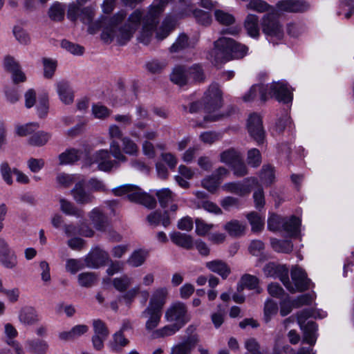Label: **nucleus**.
<instances>
[{"label":"nucleus","mask_w":354,"mask_h":354,"mask_svg":"<svg viewBox=\"0 0 354 354\" xmlns=\"http://www.w3.org/2000/svg\"><path fill=\"white\" fill-rule=\"evenodd\" d=\"M169 296L167 287H158L153 290L147 306L141 313L145 319V328L153 339L163 338L175 334L180 327L177 325H166L158 328L161 322L163 308Z\"/></svg>","instance_id":"1"},{"label":"nucleus","mask_w":354,"mask_h":354,"mask_svg":"<svg viewBox=\"0 0 354 354\" xmlns=\"http://www.w3.org/2000/svg\"><path fill=\"white\" fill-rule=\"evenodd\" d=\"M126 17L124 11H120L111 19H104L100 24L97 23L93 26H89L88 32L94 34L100 26H104L102 33V39L106 43H110L115 40L119 44L123 45L128 42L132 37L138 24L142 18V14L139 10L134 11L129 17L127 23L122 25V21Z\"/></svg>","instance_id":"2"},{"label":"nucleus","mask_w":354,"mask_h":354,"mask_svg":"<svg viewBox=\"0 0 354 354\" xmlns=\"http://www.w3.org/2000/svg\"><path fill=\"white\" fill-rule=\"evenodd\" d=\"M263 273L267 277H278L284 286L292 293L306 290L309 286V279L305 271L297 266L291 270L292 282L288 277V269L284 265L268 263L263 268Z\"/></svg>","instance_id":"3"},{"label":"nucleus","mask_w":354,"mask_h":354,"mask_svg":"<svg viewBox=\"0 0 354 354\" xmlns=\"http://www.w3.org/2000/svg\"><path fill=\"white\" fill-rule=\"evenodd\" d=\"M110 152L115 158V160L110 158V153L106 149H101L96 151L93 155L86 158L84 165L89 167L96 165L95 169L103 171H109L119 166V162H125L127 158L120 149L119 143L113 140L110 143Z\"/></svg>","instance_id":"4"},{"label":"nucleus","mask_w":354,"mask_h":354,"mask_svg":"<svg viewBox=\"0 0 354 354\" xmlns=\"http://www.w3.org/2000/svg\"><path fill=\"white\" fill-rule=\"evenodd\" d=\"M248 48L229 37H221L214 42V54L216 62L239 59L245 56Z\"/></svg>","instance_id":"5"},{"label":"nucleus","mask_w":354,"mask_h":354,"mask_svg":"<svg viewBox=\"0 0 354 354\" xmlns=\"http://www.w3.org/2000/svg\"><path fill=\"white\" fill-rule=\"evenodd\" d=\"M261 28L268 42L275 45L283 41L285 31L277 12L263 15L261 19Z\"/></svg>","instance_id":"6"},{"label":"nucleus","mask_w":354,"mask_h":354,"mask_svg":"<svg viewBox=\"0 0 354 354\" xmlns=\"http://www.w3.org/2000/svg\"><path fill=\"white\" fill-rule=\"evenodd\" d=\"M327 316V313L320 309L301 310L297 314V322L303 331V342L310 345H314L317 340V325L313 322H305L309 317L324 318Z\"/></svg>","instance_id":"7"},{"label":"nucleus","mask_w":354,"mask_h":354,"mask_svg":"<svg viewBox=\"0 0 354 354\" xmlns=\"http://www.w3.org/2000/svg\"><path fill=\"white\" fill-rule=\"evenodd\" d=\"M203 104L205 112L208 114L204 117V122L199 123L200 127H205L207 122L216 121L221 119L222 114L217 113L221 104V92L216 84H212L205 93Z\"/></svg>","instance_id":"8"},{"label":"nucleus","mask_w":354,"mask_h":354,"mask_svg":"<svg viewBox=\"0 0 354 354\" xmlns=\"http://www.w3.org/2000/svg\"><path fill=\"white\" fill-rule=\"evenodd\" d=\"M115 196H125L129 201L142 204L148 208H153L156 205L155 198L140 188L133 185H122L112 189Z\"/></svg>","instance_id":"9"},{"label":"nucleus","mask_w":354,"mask_h":354,"mask_svg":"<svg viewBox=\"0 0 354 354\" xmlns=\"http://www.w3.org/2000/svg\"><path fill=\"white\" fill-rule=\"evenodd\" d=\"M155 281V275L152 272H147L144 274L141 279L140 284H138L129 289L124 295L120 297V300L126 305L130 306L135 301L137 296L140 295L147 300L149 296V292L142 288V287H150L153 286Z\"/></svg>","instance_id":"10"},{"label":"nucleus","mask_w":354,"mask_h":354,"mask_svg":"<svg viewBox=\"0 0 354 354\" xmlns=\"http://www.w3.org/2000/svg\"><path fill=\"white\" fill-rule=\"evenodd\" d=\"M301 220L295 216H291L285 220L276 214H271L268 220V228L272 231L282 229L291 236H295L299 232Z\"/></svg>","instance_id":"11"},{"label":"nucleus","mask_w":354,"mask_h":354,"mask_svg":"<svg viewBox=\"0 0 354 354\" xmlns=\"http://www.w3.org/2000/svg\"><path fill=\"white\" fill-rule=\"evenodd\" d=\"M268 98L274 97L277 101L290 103L292 100V92L284 81L274 82L268 85Z\"/></svg>","instance_id":"12"},{"label":"nucleus","mask_w":354,"mask_h":354,"mask_svg":"<svg viewBox=\"0 0 354 354\" xmlns=\"http://www.w3.org/2000/svg\"><path fill=\"white\" fill-rule=\"evenodd\" d=\"M165 318L167 322H175L173 325L180 328L187 321L185 305L181 302L171 304L165 312Z\"/></svg>","instance_id":"13"},{"label":"nucleus","mask_w":354,"mask_h":354,"mask_svg":"<svg viewBox=\"0 0 354 354\" xmlns=\"http://www.w3.org/2000/svg\"><path fill=\"white\" fill-rule=\"evenodd\" d=\"M247 128L250 136L258 143L263 142L265 132L262 126V120L257 113L250 114L247 123Z\"/></svg>","instance_id":"14"},{"label":"nucleus","mask_w":354,"mask_h":354,"mask_svg":"<svg viewBox=\"0 0 354 354\" xmlns=\"http://www.w3.org/2000/svg\"><path fill=\"white\" fill-rule=\"evenodd\" d=\"M109 259V254L100 248H95L85 257V266L91 268H97L105 264Z\"/></svg>","instance_id":"15"},{"label":"nucleus","mask_w":354,"mask_h":354,"mask_svg":"<svg viewBox=\"0 0 354 354\" xmlns=\"http://www.w3.org/2000/svg\"><path fill=\"white\" fill-rule=\"evenodd\" d=\"M310 8L308 3L304 0H282L277 3L275 10L280 12H304Z\"/></svg>","instance_id":"16"},{"label":"nucleus","mask_w":354,"mask_h":354,"mask_svg":"<svg viewBox=\"0 0 354 354\" xmlns=\"http://www.w3.org/2000/svg\"><path fill=\"white\" fill-rule=\"evenodd\" d=\"M0 262L4 267L10 269L14 268L17 265L16 254L3 239H0Z\"/></svg>","instance_id":"17"},{"label":"nucleus","mask_w":354,"mask_h":354,"mask_svg":"<svg viewBox=\"0 0 354 354\" xmlns=\"http://www.w3.org/2000/svg\"><path fill=\"white\" fill-rule=\"evenodd\" d=\"M84 183L83 181L75 184L74 188L71 191L75 201L81 205H86L92 203L94 196L88 192H86L84 187Z\"/></svg>","instance_id":"18"},{"label":"nucleus","mask_w":354,"mask_h":354,"mask_svg":"<svg viewBox=\"0 0 354 354\" xmlns=\"http://www.w3.org/2000/svg\"><path fill=\"white\" fill-rule=\"evenodd\" d=\"M258 183L257 180L254 178L248 180L243 183H229L223 185V189L238 194L239 196H243L246 194H248L250 192V187L252 185H257Z\"/></svg>","instance_id":"19"},{"label":"nucleus","mask_w":354,"mask_h":354,"mask_svg":"<svg viewBox=\"0 0 354 354\" xmlns=\"http://www.w3.org/2000/svg\"><path fill=\"white\" fill-rule=\"evenodd\" d=\"M198 339L196 337H189L182 342L175 344L171 348L170 354H192Z\"/></svg>","instance_id":"20"},{"label":"nucleus","mask_w":354,"mask_h":354,"mask_svg":"<svg viewBox=\"0 0 354 354\" xmlns=\"http://www.w3.org/2000/svg\"><path fill=\"white\" fill-rule=\"evenodd\" d=\"M244 29L248 35L253 39H258L260 36L259 17L255 14H248L243 23Z\"/></svg>","instance_id":"21"},{"label":"nucleus","mask_w":354,"mask_h":354,"mask_svg":"<svg viewBox=\"0 0 354 354\" xmlns=\"http://www.w3.org/2000/svg\"><path fill=\"white\" fill-rule=\"evenodd\" d=\"M268 85L257 84L252 86L249 91L246 93L243 100L245 102H252L257 98L261 101L265 102L268 100Z\"/></svg>","instance_id":"22"},{"label":"nucleus","mask_w":354,"mask_h":354,"mask_svg":"<svg viewBox=\"0 0 354 354\" xmlns=\"http://www.w3.org/2000/svg\"><path fill=\"white\" fill-rule=\"evenodd\" d=\"M206 268L225 279L231 273V268L224 261L215 259L205 263Z\"/></svg>","instance_id":"23"},{"label":"nucleus","mask_w":354,"mask_h":354,"mask_svg":"<svg viewBox=\"0 0 354 354\" xmlns=\"http://www.w3.org/2000/svg\"><path fill=\"white\" fill-rule=\"evenodd\" d=\"M169 236L171 241L179 247L189 250L194 246V240L189 234L173 232L170 233Z\"/></svg>","instance_id":"24"},{"label":"nucleus","mask_w":354,"mask_h":354,"mask_svg":"<svg viewBox=\"0 0 354 354\" xmlns=\"http://www.w3.org/2000/svg\"><path fill=\"white\" fill-rule=\"evenodd\" d=\"M254 290L257 293H260L261 289L259 286V279L255 276L245 274L243 275L238 283V290L241 291L243 288Z\"/></svg>","instance_id":"25"},{"label":"nucleus","mask_w":354,"mask_h":354,"mask_svg":"<svg viewBox=\"0 0 354 354\" xmlns=\"http://www.w3.org/2000/svg\"><path fill=\"white\" fill-rule=\"evenodd\" d=\"M129 341L124 337L121 330L115 333L108 343L109 349L115 353L120 352L129 344Z\"/></svg>","instance_id":"26"},{"label":"nucleus","mask_w":354,"mask_h":354,"mask_svg":"<svg viewBox=\"0 0 354 354\" xmlns=\"http://www.w3.org/2000/svg\"><path fill=\"white\" fill-rule=\"evenodd\" d=\"M171 80L174 84L182 86L189 84L187 69L183 66H176L174 68L171 76Z\"/></svg>","instance_id":"27"},{"label":"nucleus","mask_w":354,"mask_h":354,"mask_svg":"<svg viewBox=\"0 0 354 354\" xmlns=\"http://www.w3.org/2000/svg\"><path fill=\"white\" fill-rule=\"evenodd\" d=\"M89 218L97 230H105L107 223L106 218L99 207H95L90 212Z\"/></svg>","instance_id":"28"},{"label":"nucleus","mask_w":354,"mask_h":354,"mask_svg":"<svg viewBox=\"0 0 354 354\" xmlns=\"http://www.w3.org/2000/svg\"><path fill=\"white\" fill-rule=\"evenodd\" d=\"M88 330V326L79 324L73 327L69 331H63L59 333V337L62 340H71L80 337Z\"/></svg>","instance_id":"29"},{"label":"nucleus","mask_w":354,"mask_h":354,"mask_svg":"<svg viewBox=\"0 0 354 354\" xmlns=\"http://www.w3.org/2000/svg\"><path fill=\"white\" fill-rule=\"evenodd\" d=\"M57 93L60 100L65 104H70L73 102V91L67 82H62L57 84Z\"/></svg>","instance_id":"30"},{"label":"nucleus","mask_w":354,"mask_h":354,"mask_svg":"<svg viewBox=\"0 0 354 354\" xmlns=\"http://www.w3.org/2000/svg\"><path fill=\"white\" fill-rule=\"evenodd\" d=\"M223 229L231 236H240L243 235L245 230V225L237 220H231L227 222Z\"/></svg>","instance_id":"31"},{"label":"nucleus","mask_w":354,"mask_h":354,"mask_svg":"<svg viewBox=\"0 0 354 354\" xmlns=\"http://www.w3.org/2000/svg\"><path fill=\"white\" fill-rule=\"evenodd\" d=\"M19 319L24 324L32 325L38 321V316L33 308L26 306L20 310Z\"/></svg>","instance_id":"32"},{"label":"nucleus","mask_w":354,"mask_h":354,"mask_svg":"<svg viewBox=\"0 0 354 354\" xmlns=\"http://www.w3.org/2000/svg\"><path fill=\"white\" fill-rule=\"evenodd\" d=\"M246 8L259 13L276 12L274 7L263 0H250L247 3Z\"/></svg>","instance_id":"33"},{"label":"nucleus","mask_w":354,"mask_h":354,"mask_svg":"<svg viewBox=\"0 0 354 354\" xmlns=\"http://www.w3.org/2000/svg\"><path fill=\"white\" fill-rule=\"evenodd\" d=\"M133 279L127 274H123L120 277H115L112 281V284L114 288L118 292H123L124 295L131 285L132 284Z\"/></svg>","instance_id":"34"},{"label":"nucleus","mask_w":354,"mask_h":354,"mask_svg":"<svg viewBox=\"0 0 354 354\" xmlns=\"http://www.w3.org/2000/svg\"><path fill=\"white\" fill-rule=\"evenodd\" d=\"M279 310L278 304L271 299H268L265 301L263 308V320L268 323L275 316Z\"/></svg>","instance_id":"35"},{"label":"nucleus","mask_w":354,"mask_h":354,"mask_svg":"<svg viewBox=\"0 0 354 354\" xmlns=\"http://www.w3.org/2000/svg\"><path fill=\"white\" fill-rule=\"evenodd\" d=\"M241 159L242 158L240 153L234 149L225 150L220 155L221 162L229 165H232L233 164L239 162Z\"/></svg>","instance_id":"36"},{"label":"nucleus","mask_w":354,"mask_h":354,"mask_svg":"<svg viewBox=\"0 0 354 354\" xmlns=\"http://www.w3.org/2000/svg\"><path fill=\"white\" fill-rule=\"evenodd\" d=\"M156 196L158 197L160 206L166 208L174 201L175 195L168 188H163L156 191Z\"/></svg>","instance_id":"37"},{"label":"nucleus","mask_w":354,"mask_h":354,"mask_svg":"<svg viewBox=\"0 0 354 354\" xmlns=\"http://www.w3.org/2000/svg\"><path fill=\"white\" fill-rule=\"evenodd\" d=\"M189 84L192 82H201L205 79L204 71L202 66L199 64H194L187 68Z\"/></svg>","instance_id":"38"},{"label":"nucleus","mask_w":354,"mask_h":354,"mask_svg":"<svg viewBox=\"0 0 354 354\" xmlns=\"http://www.w3.org/2000/svg\"><path fill=\"white\" fill-rule=\"evenodd\" d=\"M272 249L277 252L289 253L292 250L293 245L288 241H281L272 238L270 239Z\"/></svg>","instance_id":"39"},{"label":"nucleus","mask_w":354,"mask_h":354,"mask_svg":"<svg viewBox=\"0 0 354 354\" xmlns=\"http://www.w3.org/2000/svg\"><path fill=\"white\" fill-rule=\"evenodd\" d=\"M337 14L344 15L346 19L354 15V0H342Z\"/></svg>","instance_id":"40"},{"label":"nucleus","mask_w":354,"mask_h":354,"mask_svg":"<svg viewBox=\"0 0 354 354\" xmlns=\"http://www.w3.org/2000/svg\"><path fill=\"white\" fill-rule=\"evenodd\" d=\"M147 252L144 250H136L129 257L127 263L133 268L142 266L147 258Z\"/></svg>","instance_id":"41"},{"label":"nucleus","mask_w":354,"mask_h":354,"mask_svg":"<svg viewBox=\"0 0 354 354\" xmlns=\"http://www.w3.org/2000/svg\"><path fill=\"white\" fill-rule=\"evenodd\" d=\"M264 248V243L261 241L253 240L248 246V251L252 255L259 257L261 261L266 259V255L263 254Z\"/></svg>","instance_id":"42"},{"label":"nucleus","mask_w":354,"mask_h":354,"mask_svg":"<svg viewBox=\"0 0 354 354\" xmlns=\"http://www.w3.org/2000/svg\"><path fill=\"white\" fill-rule=\"evenodd\" d=\"M39 128V124L37 122H30L24 125L17 124L15 131L19 136H26L35 133Z\"/></svg>","instance_id":"43"},{"label":"nucleus","mask_w":354,"mask_h":354,"mask_svg":"<svg viewBox=\"0 0 354 354\" xmlns=\"http://www.w3.org/2000/svg\"><path fill=\"white\" fill-rule=\"evenodd\" d=\"M60 205L62 210L66 214L77 217H81L84 214L82 210L78 209L71 202L65 199L60 200Z\"/></svg>","instance_id":"44"},{"label":"nucleus","mask_w":354,"mask_h":354,"mask_svg":"<svg viewBox=\"0 0 354 354\" xmlns=\"http://www.w3.org/2000/svg\"><path fill=\"white\" fill-rule=\"evenodd\" d=\"M247 218L248 219L252 230L254 232L261 231L264 225V218H261L259 214L257 212H250L247 214Z\"/></svg>","instance_id":"45"},{"label":"nucleus","mask_w":354,"mask_h":354,"mask_svg":"<svg viewBox=\"0 0 354 354\" xmlns=\"http://www.w3.org/2000/svg\"><path fill=\"white\" fill-rule=\"evenodd\" d=\"M178 209V205L172 203L169 206V209L165 210L162 213L161 212L160 224L165 227L169 226L171 223V220L175 218V212Z\"/></svg>","instance_id":"46"},{"label":"nucleus","mask_w":354,"mask_h":354,"mask_svg":"<svg viewBox=\"0 0 354 354\" xmlns=\"http://www.w3.org/2000/svg\"><path fill=\"white\" fill-rule=\"evenodd\" d=\"M122 151L124 153L130 156H137L138 147L136 143L129 137L122 138Z\"/></svg>","instance_id":"47"},{"label":"nucleus","mask_w":354,"mask_h":354,"mask_svg":"<svg viewBox=\"0 0 354 354\" xmlns=\"http://www.w3.org/2000/svg\"><path fill=\"white\" fill-rule=\"evenodd\" d=\"M305 30L304 25L299 21H290L286 26L287 33L292 37H298Z\"/></svg>","instance_id":"48"},{"label":"nucleus","mask_w":354,"mask_h":354,"mask_svg":"<svg viewBox=\"0 0 354 354\" xmlns=\"http://www.w3.org/2000/svg\"><path fill=\"white\" fill-rule=\"evenodd\" d=\"M80 157L78 150L72 149L66 151L59 156V160L62 164H71L77 161Z\"/></svg>","instance_id":"49"},{"label":"nucleus","mask_w":354,"mask_h":354,"mask_svg":"<svg viewBox=\"0 0 354 354\" xmlns=\"http://www.w3.org/2000/svg\"><path fill=\"white\" fill-rule=\"evenodd\" d=\"M97 277L93 272H83L78 275L79 285L82 287L93 286L97 281Z\"/></svg>","instance_id":"50"},{"label":"nucleus","mask_w":354,"mask_h":354,"mask_svg":"<svg viewBox=\"0 0 354 354\" xmlns=\"http://www.w3.org/2000/svg\"><path fill=\"white\" fill-rule=\"evenodd\" d=\"M65 232L68 235H73L75 234H80V235L86 236V237H91L93 235V231L91 228H89L87 226H82L80 229H77L73 225H67L65 227Z\"/></svg>","instance_id":"51"},{"label":"nucleus","mask_w":354,"mask_h":354,"mask_svg":"<svg viewBox=\"0 0 354 354\" xmlns=\"http://www.w3.org/2000/svg\"><path fill=\"white\" fill-rule=\"evenodd\" d=\"M201 183L205 189L209 192L214 193L221 184V179L216 178L214 176H211L204 178Z\"/></svg>","instance_id":"52"},{"label":"nucleus","mask_w":354,"mask_h":354,"mask_svg":"<svg viewBox=\"0 0 354 354\" xmlns=\"http://www.w3.org/2000/svg\"><path fill=\"white\" fill-rule=\"evenodd\" d=\"M189 12H193V14L198 21L202 25H209L212 21V18L209 12L201 10H194L192 7L189 8Z\"/></svg>","instance_id":"53"},{"label":"nucleus","mask_w":354,"mask_h":354,"mask_svg":"<svg viewBox=\"0 0 354 354\" xmlns=\"http://www.w3.org/2000/svg\"><path fill=\"white\" fill-rule=\"evenodd\" d=\"M196 233L199 236H205L214 228V225L212 223H207L205 221L196 218Z\"/></svg>","instance_id":"54"},{"label":"nucleus","mask_w":354,"mask_h":354,"mask_svg":"<svg viewBox=\"0 0 354 354\" xmlns=\"http://www.w3.org/2000/svg\"><path fill=\"white\" fill-rule=\"evenodd\" d=\"M93 327L95 335L101 336L102 337H108L109 331L104 322L102 320L94 319L93 321Z\"/></svg>","instance_id":"55"},{"label":"nucleus","mask_w":354,"mask_h":354,"mask_svg":"<svg viewBox=\"0 0 354 354\" xmlns=\"http://www.w3.org/2000/svg\"><path fill=\"white\" fill-rule=\"evenodd\" d=\"M274 172L272 167L270 166H264L262 168L260 178L261 182L265 185H270L274 179Z\"/></svg>","instance_id":"56"},{"label":"nucleus","mask_w":354,"mask_h":354,"mask_svg":"<svg viewBox=\"0 0 354 354\" xmlns=\"http://www.w3.org/2000/svg\"><path fill=\"white\" fill-rule=\"evenodd\" d=\"M214 16L218 22L223 25H230L234 22V17L221 10H216Z\"/></svg>","instance_id":"57"},{"label":"nucleus","mask_w":354,"mask_h":354,"mask_svg":"<svg viewBox=\"0 0 354 354\" xmlns=\"http://www.w3.org/2000/svg\"><path fill=\"white\" fill-rule=\"evenodd\" d=\"M84 268V264L80 259H69L66 263V270L71 274H75Z\"/></svg>","instance_id":"58"},{"label":"nucleus","mask_w":354,"mask_h":354,"mask_svg":"<svg viewBox=\"0 0 354 354\" xmlns=\"http://www.w3.org/2000/svg\"><path fill=\"white\" fill-rule=\"evenodd\" d=\"M199 138L203 143L212 145L221 138V134L214 131H205L200 134Z\"/></svg>","instance_id":"59"},{"label":"nucleus","mask_w":354,"mask_h":354,"mask_svg":"<svg viewBox=\"0 0 354 354\" xmlns=\"http://www.w3.org/2000/svg\"><path fill=\"white\" fill-rule=\"evenodd\" d=\"M248 164L252 167L259 166L261 162V156L260 151L257 149H252L248 152Z\"/></svg>","instance_id":"60"},{"label":"nucleus","mask_w":354,"mask_h":354,"mask_svg":"<svg viewBox=\"0 0 354 354\" xmlns=\"http://www.w3.org/2000/svg\"><path fill=\"white\" fill-rule=\"evenodd\" d=\"M92 113L95 118L104 119L110 115L111 111L105 106L96 104L92 106Z\"/></svg>","instance_id":"61"},{"label":"nucleus","mask_w":354,"mask_h":354,"mask_svg":"<svg viewBox=\"0 0 354 354\" xmlns=\"http://www.w3.org/2000/svg\"><path fill=\"white\" fill-rule=\"evenodd\" d=\"M189 44L187 35L182 34L180 35L174 44L171 46L170 50L176 53L180 50L184 49L187 46H189Z\"/></svg>","instance_id":"62"},{"label":"nucleus","mask_w":354,"mask_h":354,"mask_svg":"<svg viewBox=\"0 0 354 354\" xmlns=\"http://www.w3.org/2000/svg\"><path fill=\"white\" fill-rule=\"evenodd\" d=\"M62 46L75 55H80L83 54L84 52V48L82 46L73 44L67 40H64L62 41Z\"/></svg>","instance_id":"63"},{"label":"nucleus","mask_w":354,"mask_h":354,"mask_svg":"<svg viewBox=\"0 0 354 354\" xmlns=\"http://www.w3.org/2000/svg\"><path fill=\"white\" fill-rule=\"evenodd\" d=\"M75 176L66 174H59L57 176V183L64 187H68L75 180Z\"/></svg>","instance_id":"64"}]
</instances>
